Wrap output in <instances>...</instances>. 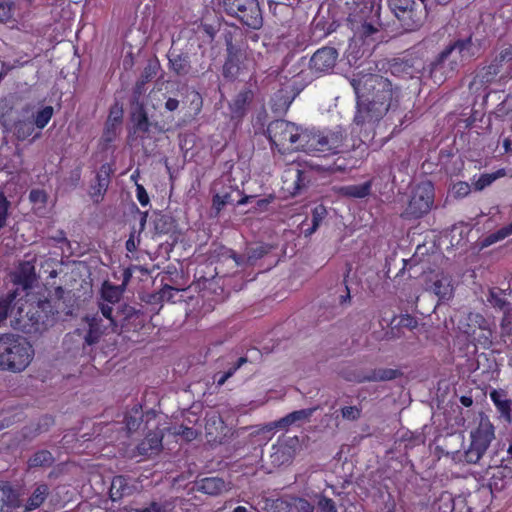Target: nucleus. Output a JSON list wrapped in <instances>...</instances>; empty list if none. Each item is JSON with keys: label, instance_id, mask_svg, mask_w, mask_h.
<instances>
[{"label": "nucleus", "instance_id": "4d7b16f0", "mask_svg": "<svg viewBox=\"0 0 512 512\" xmlns=\"http://www.w3.org/2000/svg\"><path fill=\"white\" fill-rule=\"evenodd\" d=\"M272 463L284 464L291 458L290 452L287 447L279 446L271 455Z\"/></svg>", "mask_w": 512, "mask_h": 512}, {"label": "nucleus", "instance_id": "0e129e2a", "mask_svg": "<svg viewBox=\"0 0 512 512\" xmlns=\"http://www.w3.org/2000/svg\"><path fill=\"white\" fill-rule=\"evenodd\" d=\"M501 334L503 337H509L512 336V322L507 314V312L504 313V316L501 320Z\"/></svg>", "mask_w": 512, "mask_h": 512}, {"label": "nucleus", "instance_id": "cd10ccee", "mask_svg": "<svg viewBox=\"0 0 512 512\" xmlns=\"http://www.w3.org/2000/svg\"><path fill=\"white\" fill-rule=\"evenodd\" d=\"M54 461L55 459L49 450H38L27 460V470L30 471L38 468H49L53 465Z\"/></svg>", "mask_w": 512, "mask_h": 512}, {"label": "nucleus", "instance_id": "a211bd4d", "mask_svg": "<svg viewBox=\"0 0 512 512\" xmlns=\"http://www.w3.org/2000/svg\"><path fill=\"white\" fill-rule=\"evenodd\" d=\"M133 133L144 139L149 137L151 128H157V123L150 122L143 104H138L131 113Z\"/></svg>", "mask_w": 512, "mask_h": 512}, {"label": "nucleus", "instance_id": "4468645a", "mask_svg": "<svg viewBox=\"0 0 512 512\" xmlns=\"http://www.w3.org/2000/svg\"><path fill=\"white\" fill-rule=\"evenodd\" d=\"M112 174L113 168L111 164L104 163L100 166L96 173L95 181L91 183L89 188V195L94 203H99L103 200L110 185Z\"/></svg>", "mask_w": 512, "mask_h": 512}, {"label": "nucleus", "instance_id": "f257e3e1", "mask_svg": "<svg viewBox=\"0 0 512 512\" xmlns=\"http://www.w3.org/2000/svg\"><path fill=\"white\" fill-rule=\"evenodd\" d=\"M351 85L356 95V113L354 123L368 131L366 138H374L376 124L389 112L388 118L397 120L392 133L402 130L414 120L412 111L404 112L399 109L401 90L394 87L391 81L376 74L365 75L353 79Z\"/></svg>", "mask_w": 512, "mask_h": 512}, {"label": "nucleus", "instance_id": "5701e85b", "mask_svg": "<svg viewBox=\"0 0 512 512\" xmlns=\"http://www.w3.org/2000/svg\"><path fill=\"white\" fill-rule=\"evenodd\" d=\"M410 149L409 144L406 141L398 143L391 151L388 156V162L390 168H397L402 170L409 164Z\"/></svg>", "mask_w": 512, "mask_h": 512}, {"label": "nucleus", "instance_id": "7c9ffc66", "mask_svg": "<svg viewBox=\"0 0 512 512\" xmlns=\"http://www.w3.org/2000/svg\"><path fill=\"white\" fill-rule=\"evenodd\" d=\"M512 235V222L501 227L500 229H498L497 231L493 232V233H490L488 234L487 236H485L484 238H482L480 241H479V247L481 249H484V248H487L499 241H502L504 240L505 238L509 237Z\"/></svg>", "mask_w": 512, "mask_h": 512}, {"label": "nucleus", "instance_id": "0eeeda50", "mask_svg": "<svg viewBox=\"0 0 512 512\" xmlns=\"http://www.w3.org/2000/svg\"><path fill=\"white\" fill-rule=\"evenodd\" d=\"M389 7L406 32L422 27L427 17L426 0H388Z\"/></svg>", "mask_w": 512, "mask_h": 512}, {"label": "nucleus", "instance_id": "393cba45", "mask_svg": "<svg viewBox=\"0 0 512 512\" xmlns=\"http://www.w3.org/2000/svg\"><path fill=\"white\" fill-rule=\"evenodd\" d=\"M50 493L49 486L46 483H37L30 494V496L27 498L24 506L25 512H31L39 507L42 506V504L47 499L48 495Z\"/></svg>", "mask_w": 512, "mask_h": 512}, {"label": "nucleus", "instance_id": "b1692460", "mask_svg": "<svg viewBox=\"0 0 512 512\" xmlns=\"http://www.w3.org/2000/svg\"><path fill=\"white\" fill-rule=\"evenodd\" d=\"M85 320L88 323V331L84 338L85 343L87 345L96 344L109 327L101 324L102 318L98 313L92 316H86Z\"/></svg>", "mask_w": 512, "mask_h": 512}, {"label": "nucleus", "instance_id": "423d86ee", "mask_svg": "<svg viewBox=\"0 0 512 512\" xmlns=\"http://www.w3.org/2000/svg\"><path fill=\"white\" fill-rule=\"evenodd\" d=\"M457 328L474 347L489 349L492 346L493 331L488 320L480 313L469 312L459 319Z\"/></svg>", "mask_w": 512, "mask_h": 512}, {"label": "nucleus", "instance_id": "774afa93", "mask_svg": "<svg viewBox=\"0 0 512 512\" xmlns=\"http://www.w3.org/2000/svg\"><path fill=\"white\" fill-rule=\"evenodd\" d=\"M147 507L150 512H170L167 508V504L162 502L151 501Z\"/></svg>", "mask_w": 512, "mask_h": 512}, {"label": "nucleus", "instance_id": "5fc2aeb1", "mask_svg": "<svg viewBox=\"0 0 512 512\" xmlns=\"http://www.w3.org/2000/svg\"><path fill=\"white\" fill-rule=\"evenodd\" d=\"M317 410L316 407L314 408H307V409H301V410H296V411H293L290 414V417L293 421V424L297 423V422H303V421H308L312 415L314 414V412Z\"/></svg>", "mask_w": 512, "mask_h": 512}, {"label": "nucleus", "instance_id": "9d476101", "mask_svg": "<svg viewBox=\"0 0 512 512\" xmlns=\"http://www.w3.org/2000/svg\"><path fill=\"white\" fill-rule=\"evenodd\" d=\"M470 445L464 452L467 464H477L495 439V427L488 418H481L478 426L471 431Z\"/></svg>", "mask_w": 512, "mask_h": 512}, {"label": "nucleus", "instance_id": "a878e982", "mask_svg": "<svg viewBox=\"0 0 512 512\" xmlns=\"http://www.w3.org/2000/svg\"><path fill=\"white\" fill-rule=\"evenodd\" d=\"M490 399L500 415L510 422L512 418V401L506 397V392L503 390H492L490 392Z\"/></svg>", "mask_w": 512, "mask_h": 512}, {"label": "nucleus", "instance_id": "c9c22d12", "mask_svg": "<svg viewBox=\"0 0 512 512\" xmlns=\"http://www.w3.org/2000/svg\"><path fill=\"white\" fill-rule=\"evenodd\" d=\"M492 307L497 308L504 313L509 309L510 303L505 297V292L500 288H492L487 298Z\"/></svg>", "mask_w": 512, "mask_h": 512}, {"label": "nucleus", "instance_id": "49530a36", "mask_svg": "<svg viewBox=\"0 0 512 512\" xmlns=\"http://www.w3.org/2000/svg\"><path fill=\"white\" fill-rule=\"evenodd\" d=\"M496 60L501 66L504 63H508L512 61V40L508 43L503 42L500 46L499 53L493 58Z\"/></svg>", "mask_w": 512, "mask_h": 512}, {"label": "nucleus", "instance_id": "338daca9", "mask_svg": "<svg viewBox=\"0 0 512 512\" xmlns=\"http://www.w3.org/2000/svg\"><path fill=\"white\" fill-rule=\"evenodd\" d=\"M176 433L183 436L187 441H191L197 436V432L193 428L183 425L179 427V430Z\"/></svg>", "mask_w": 512, "mask_h": 512}, {"label": "nucleus", "instance_id": "dca6fc26", "mask_svg": "<svg viewBox=\"0 0 512 512\" xmlns=\"http://www.w3.org/2000/svg\"><path fill=\"white\" fill-rule=\"evenodd\" d=\"M21 494L8 481L0 482V512H11L22 507Z\"/></svg>", "mask_w": 512, "mask_h": 512}, {"label": "nucleus", "instance_id": "72a5a7b5", "mask_svg": "<svg viewBox=\"0 0 512 512\" xmlns=\"http://www.w3.org/2000/svg\"><path fill=\"white\" fill-rule=\"evenodd\" d=\"M505 175L504 169H499L492 173L480 174L477 178L476 175L472 179V186L475 191H482L490 186L495 180Z\"/></svg>", "mask_w": 512, "mask_h": 512}, {"label": "nucleus", "instance_id": "473e14b6", "mask_svg": "<svg viewBox=\"0 0 512 512\" xmlns=\"http://www.w3.org/2000/svg\"><path fill=\"white\" fill-rule=\"evenodd\" d=\"M372 189V181H366L361 184H352L343 186L341 192L344 196L351 198H365L370 195Z\"/></svg>", "mask_w": 512, "mask_h": 512}, {"label": "nucleus", "instance_id": "79ce46f5", "mask_svg": "<svg viewBox=\"0 0 512 512\" xmlns=\"http://www.w3.org/2000/svg\"><path fill=\"white\" fill-rule=\"evenodd\" d=\"M291 512H314L315 506L307 499L295 495L290 498Z\"/></svg>", "mask_w": 512, "mask_h": 512}, {"label": "nucleus", "instance_id": "aec40b11", "mask_svg": "<svg viewBox=\"0 0 512 512\" xmlns=\"http://www.w3.org/2000/svg\"><path fill=\"white\" fill-rule=\"evenodd\" d=\"M446 47L452 54L456 55L461 65L464 60L475 57L478 51L471 35L466 38L450 42Z\"/></svg>", "mask_w": 512, "mask_h": 512}, {"label": "nucleus", "instance_id": "f3484780", "mask_svg": "<svg viewBox=\"0 0 512 512\" xmlns=\"http://www.w3.org/2000/svg\"><path fill=\"white\" fill-rule=\"evenodd\" d=\"M502 68L503 66H501L496 60L492 59L489 64L483 65L477 69L471 85L488 87L497 81Z\"/></svg>", "mask_w": 512, "mask_h": 512}, {"label": "nucleus", "instance_id": "13d9d810", "mask_svg": "<svg viewBox=\"0 0 512 512\" xmlns=\"http://www.w3.org/2000/svg\"><path fill=\"white\" fill-rule=\"evenodd\" d=\"M29 200L34 205L44 207L48 201V195L43 189H32L29 193Z\"/></svg>", "mask_w": 512, "mask_h": 512}, {"label": "nucleus", "instance_id": "69168bd1", "mask_svg": "<svg viewBox=\"0 0 512 512\" xmlns=\"http://www.w3.org/2000/svg\"><path fill=\"white\" fill-rule=\"evenodd\" d=\"M136 197L142 206H147L150 202V199H149L146 189L142 185H139V184L136 187Z\"/></svg>", "mask_w": 512, "mask_h": 512}, {"label": "nucleus", "instance_id": "7ed1b4c3", "mask_svg": "<svg viewBox=\"0 0 512 512\" xmlns=\"http://www.w3.org/2000/svg\"><path fill=\"white\" fill-rule=\"evenodd\" d=\"M34 350L23 337L14 334L0 335V370L23 371L31 362Z\"/></svg>", "mask_w": 512, "mask_h": 512}, {"label": "nucleus", "instance_id": "1a4fd4ad", "mask_svg": "<svg viewBox=\"0 0 512 512\" xmlns=\"http://www.w3.org/2000/svg\"><path fill=\"white\" fill-rule=\"evenodd\" d=\"M223 39L226 46L227 56L222 68L224 78L236 79L240 73V65L245 59V50L242 33L236 28L225 30Z\"/></svg>", "mask_w": 512, "mask_h": 512}, {"label": "nucleus", "instance_id": "09e8293b", "mask_svg": "<svg viewBox=\"0 0 512 512\" xmlns=\"http://www.w3.org/2000/svg\"><path fill=\"white\" fill-rule=\"evenodd\" d=\"M110 303H101L100 304V313L101 316L104 317L108 321V326L114 332L117 328V319L116 316L113 315V307Z\"/></svg>", "mask_w": 512, "mask_h": 512}, {"label": "nucleus", "instance_id": "6e6d98bb", "mask_svg": "<svg viewBox=\"0 0 512 512\" xmlns=\"http://www.w3.org/2000/svg\"><path fill=\"white\" fill-rule=\"evenodd\" d=\"M231 201L232 200L230 193H217L212 197V208L216 211V213H219L224 208V206L230 203Z\"/></svg>", "mask_w": 512, "mask_h": 512}, {"label": "nucleus", "instance_id": "2eb2a0df", "mask_svg": "<svg viewBox=\"0 0 512 512\" xmlns=\"http://www.w3.org/2000/svg\"><path fill=\"white\" fill-rule=\"evenodd\" d=\"M338 58V51L334 47H322L311 57L309 67L317 73H327L332 70Z\"/></svg>", "mask_w": 512, "mask_h": 512}, {"label": "nucleus", "instance_id": "a18cd8bd", "mask_svg": "<svg viewBox=\"0 0 512 512\" xmlns=\"http://www.w3.org/2000/svg\"><path fill=\"white\" fill-rule=\"evenodd\" d=\"M357 160H347L346 158L339 156L333 164L329 166L328 170L331 172H346L356 167Z\"/></svg>", "mask_w": 512, "mask_h": 512}, {"label": "nucleus", "instance_id": "39448f33", "mask_svg": "<svg viewBox=\"0 0 512 512\" xmlns=\"http://www.w3.org/2000/svg\"><path fill=\"white\" fill-rule=\"evenodd\" d=\"M307 131L308 129H302L283 119L274 120L267 127L269 141L280 153L305 152V140L302 137L306 135Z\"/></svg>", "mask_w": 512, "mask_h": 512}, {"label": "nucleus", "instance_id": "bb28decb", "mask_svg": "<svg viewBox=\"0 0 512 512\" xmlns=\"http://www.w3.org/2000/svg\"><path fill=\"white\" fill-rule=\"evenodd\" d=\"M132 491V487L128 483V479L123 475H117L113 477L109 495L112 501H118L125 495H129Z\"/></svg>", "mask_w": 512, "mask_h": 512}, {"label": "nucleus", "instance_id": "680f3d73", "mask_svg": "<svg viewBox=\"0 0 512 512\" xmlns=\"http://www.w3.org/2000/svg\"><path fill=\"white\" fill-rule=\"evenodd\" d=\"M471 186L467 182L459 181L453 185V192L456 197H465L467 196L471 191Z\"/></svg>", "mask_w": 512, "mask_h": 512}, {"label": "nucleus", "instance_id": "37998d69", "mask_svg": "<svg viewBox=\"0 0 512 512\" xmlns=\"http://www.w3.org/2000/svg\"><path fill=\"white\" fill-rule=\"evenodd\" d=\"M101 296L102 299L107 301L108 303L115 304L116 302H118L121 296V291L117 286L105 282L101 289Z\"/></svg>", "mask_w": 512, "mask_h": 512}, {"label": "nucleus", "instance_id": "58836bf2", "mask_svg": "<svg viewBox=\"0 0 512 512\" xmlns=\"http://www.w3.org/2000/svg\"><path fill=\"white\" fill-rule=\"evenodd\" d=\"M327 211L323 205H318L312 209L311 215V227L304 228L303 232L305 236L313 234L319 227L322 220L326 217Z\"/></svg>", "mask_w": 512, "mask_h": 512}, {"label": "nucleus", "instance_id": "864d4df0", "mask_svg": "<svg viewBox=\"0 0 512 512\" xmlns=\"http://www.w3.org/2000/svg\"><path fill=\"white\" fill-rule=\"evenodd\" d=\"M10 205L4 193L0 192V230L6 226Z\"/></svg>", "mask_w": 512, "mask_h": 512}, {"label": "nucleus", "instance_id": "de8ad7c7", "mask_svg": "<svg viewBox=\"0 0 512 512\" xmlns=\"http://www.w3.org/2000/svg\"><path fill=\"white\" fill-rule=\"evenodd\" d=\"M432 289L440 299H446L451 295V287L446 279H439L434 281Z\"/></svg>", "mask_w": 512, "mask_h": 512}, {"label": "nucleus", "instance_id": "c756f323", "mask_svg": "<svg viewBox=\"0 0 512 512\" xmlns=\"http://www.w3.org/2000/svg\"><path fill=\"white\" fill-rule=\"evenodd\" d=\"M226 488L225 482L219 477H206L197 483L198 491L208 495H218Z\"/></svg>", "mask_w": 512, "mask_h": 512}, {"label": "nucleus", "instance_id": "6e6552de", "mask_svg": "<svg viewBox=\"0 0 512 512\" xmlns=\"http://www.w3.org/2000/svg\"><path fill=\"white\" fill-rule=\"evenodd\" d=\"M435 188L431 181L418 183L411 191L408 204L401 217L406 220L420 219L428 214L434 204Z\"/></svg>", "mask_w": 512, "mask_h": 512}, {"label": "nucleus", "instance_id": "3c124183", "mask_svg": "<svg viewBox=\"0 0 512 512\" xmlns=\"http://www.w3.org/2000/svg\"><path fill=\"white\" fill-rule=\"evenodd\" d=\"M317 507L320 512H337V506L333 499L324 494L316 495Z\"/></svg>", "mask_w": 512, "mask_h": 512}, {"label": "nucleus", "instance_id": "8fccbe9b", "mask_svg": "<svg viewBox=\"0 0 512 512\" xmlns=\"http://www.w3.org/2000/svg\"><path fill=\"white\" fill-rule=\"evenodd\" d=\"M252 99V92L250 90L241 91L237 94L234 99L233 106L235 112H243L245 110L246 105Z\"/></svg>", "mask_w": 512, "mask_h": 512}, {"label": "nucleus", "instance_id": "f8f14e48", "mask_svg": "<svg viewBox=\"0 0 512 512\" xmlns=\"http://www.w3.org/2000/svg\"><path fill=\"white\" fill-rule=\"evenodd\" d=\"M461 67L456 55L445 47L427 66L429 76L435 84H442L453 77Z\"/></svg>", "mask_w": 512, "mask_h": 512}, {"label": "nucleus", "instance_id": "20e7f679", "mask_svg": "<svg viewBox=\"0 0 512 512\" xmlns=\"http://www.w3.org/2000/svg\"><path fill=\"white\" fill-rule=\"evenodd\" d=\"M305 141V152L315 156H328L344 152L347 132L341 126L332 129L308 130L302 137Z\"/></svg>", "mask_w": 512, "mask_h": 512}, {"label": "nucleus", "instance_id": "ddd939ff", "mask_svg": "<svg viewBox=\"0 0 512 512\" xmlns=\"http://www.w3.org/2000/svg\"><path fill=\"white\" fill-rule=\"evenodd\" d=\"M282 189L295 196L309 183L307 172L299 168V165H291L282 176Z\"/></svg>", "mask_w": 512, "mask_h": 512}, {"label": "nucleus", "instance_id": "a19ab883", "mask_svg": "<svg viewBox=\"0 0 512 512\" xmlns=\"http://www.w3.org/2000/svg\"><path fill=\"white\" fill-rule=\"evenodd\" d=\"M53 113L54 109L52 106H44L42 109L37 111L34 115V120L32 121L34 127H37L39 130L44 129L50 122Z\"/></svg>", "mask_w": 512, "mask_h": 512}, {"label": "nucleus", "instance_id": "412c9836", "mask_svg": "<svg viewBox=\"0 0 512 512\" xmlns=\"http://www.w3.org/2000/svg\"><path fill=\"white\" fill-rule=\"evenodd\" d=\"M402 375L401 371L392 368H378L371 370L368 374L359 375L354 377H345L349 381L363 382H378L394 380Z\"/></svg>", "mask_w": 512, "mask_h": 512}, {"label": "nucleus", "instance_id": "4be33fe9", "mask_svg": "<svg viewBox=\"0 0 512 512\" xmlns=\"http://www.w3.org/2000/svg\"><path fill=\"white\" fill-rule=\"evenodd\" d=\"M35 279V266L30 261L21 262L13 275L14 283L21 285L24 289L31 288Z\"/></svg>", "mask_w": 512, "mask_h": 512}, {"label": "nucleus", "instance_id": "e433bc0d", "mask_svg": "<svg viewBox=\"0 0 512 512\" xmlns=\"http://www.w3.org/2000/svg\"><path fill=\"white\" fill-rule=\"evenodd\" d=\"M247 362H248L247 357L238 358V360L231 367H229L227 371L218 372V373L214 374V376H213L214 383L219 387L224 385L225 382L229 378H231L236 373V371L239 368H241L244 364H246Z\"/></svg>", "mask_w": 512, "mask_h": 512}, {"label": "nucleus", "instance_id": "6ab92c4d", "mask_svg": "<svg viewBox=\"0 0 512 512\" xmlns=\"http://www.w3.org/2000/svg\"><path fill=\"white\" fill-rule=\"evenodd\" d=\"M163 434L161 431H150L136 446L135 455L151 457L157 455L162 449Z\"/></svg>", "mask_w": 512, "mask_h": 512}, {"label": "nucleus", "instance_id": "2f4dec72", "mask_svg": "<svg viewBox=\"0 0 512 512\" xmlns=\"http://www.w3.org/2000/svg\"><path fill=\"white\" fill-rule=\"evenodd\" d=\"M171 70L178 76H186L191 70V63L187 54H177L169 57Z\"/></svg>", "mask_w": 512, "mask_h": 512}, {"label": "nucleus", "instance_id": "f704fd0d", "mask_svg": "<svg viewBox=\"0 0 512 512\" xmlns=\"http://www.w3.org/2000/svg\"><path fill=\"white\" fill-rule=\"evenodd\" d=\"M35 127L29 119H19L13 124V133L17 140L25 141L34 133Z\"/></svg>", "mask_w": 512, "mask_h": 512}, {"label": "nucleus", "instance_id": "9b49d317", "mask_svg": "<svg viewBox=\"0 0 512 512\" xmlns=\"http://www.w3.org/2000/svg\"><path fill=\"white\" fill-rule=\"evenodd\" d=\"M225 12L250 29H260L263 25L262 10L258 0H223Z\"/></svg>", "mask_w": 512, "mask_h": 512}, {"label": "nucleus", "instance_id": "e2e57ef3", "mask_svg": "<svg viewBox=\"0 0 512 512\" xmlns=\"http://www.w3.org/2000/svg\"><path fill=\"white\" fill-rule=\"evenodd\" d=\"M342 417L348 420H357L360 417L361 410L356 406H345L341 409Z\"/></svg>", "mask_w": 512, "mask_h": 512}, {"label": "nucleus", "instance_id": "603ef678", "mask_svg": "<svg viewBox=\"0 0 512 512\" xmlns=\"http://www.w3.org/2000/svg\"><path fill=\"white\" fill-rule=\"evenodd\" d=\"M14 3L11 1H0V22L8 23L13 19Z\"/></svg>", "mask_w": 512, "mask_h": 512}, {"label": "nucleus", "instance_id": "bf43d9fd", "mask_svg": "<svg viewBox=\"0 0 512 512\" xmlns=\"http://www.w3.org/2000/svg\"><path fill=\"white\" fill-rule=\"evenodd\" d=\"M155 230L160 234H167L171 229L169 218L164 215H159L154 221Z\"/></svg>", "mask_w": 512, "mask_h": 512}, {"label": "nucleus", "instance_id": "c85d7f7f", "mask_svg": "<svg viewBox=\"0 0 512 512\" xmlns=\"http://www.w3.org/2000/svg\"><path fill=\"white\" fill-rule=\"evenodd\" d=\"M143 422V410L141 404H135L124 415V424L128 434L137 431Z\"/></svg>", "mask_w": 512, "mask_h": 512}, {"label": "nucleus", "instance_id": "4c0bfd02", "mask_svg": "<svg viewBox=\"0 0 512 512\" xmlns=\"http://www.w3.org/2000/svg\"><path fill=\"white\" fill-rule=\"evenodd\" d=\"M270 251V247L265 244L248 247L246 251L245 263L248 265H255V263L263 258Z\"/></svg>", "mask_w": 512, "mask_h": 512}, {"label": "nucleus", "instance_id": "ea45409f", "mask_svg": "<svg viewBox=\"0 0 512 512\" xmlns=\"http://www.w3.org/2000/svg\"><path fill=\"white\" fill-rule=\"evenodd\" d=\"M434 507L438 512H453L455 509L454 498L451 493L443 491L434 502Z\"/></svg>", "mask_w": 512, "mask_h": 512}, {"label": "nucleus", "instance_id": "c03bdc74", "mask_svg": "<svg viewBox=\"0 0 512 512\" xmlns=\"http://www.w3.org/2000/svg\"><path fill=\"white\" fill-rule=\"evenodd\" d=\"M291 495H284L276 499H272L269 503L271 512H291L290 504Z\"/></svg>", "mask_w": 512, "mask_h": 512}, {"label": "nucleus", "instance_id": "f03ea898", "mask_svg": "<svg viewBox=\"0 0 512 512\" xmlns=\"http://www.w3.org/2000/svg\"><path fill=\"white\" fill-rule=\"evenodd\" d=\"M29 298L26 300V308L18 299L16 290L9 291L6 295L0 297V324L6 320L9 314H12L17 307V314L19 319L27 318L36 330L46 328L51 325L54 320L56 310L48 298H40L36 295H27Z\"/></svg>", "mask_w": 512, "mask_h": 512}, {"label": "nucleus", "instance_id": "052dcab7", "mask_svg": "<svg viewBox=\"0 0 512 512\" xmlns=\"http://www.w3.org/2000/svg\"><path fill=\"white\" fill-rule=\"evenodd\" d=\"M292 424L293 421L290 417V414H287L286 416L280 418L279 420L268 424L266 427L268 431H272L274 429H287Z\"/></svg>", "mask_w": 512, "mask_h": 512}]
</instances>
